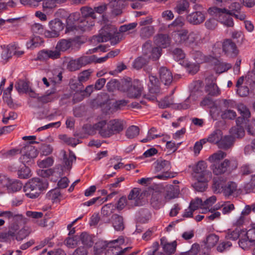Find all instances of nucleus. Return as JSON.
<instances>
[{"label":"nucleus","mask_w":255,"mask_h":255,"mask_svg":"<svg viewBox=\"0 0 255 255\" xmlns=\"http://www.w3.org/2000/svg\"><path fill=\"white\" fill-rule=\"evenodd\" d=\"M126 4L125 0H111L109 3V6L112 9V14L115 16L122 14V10Z\"/></svg>","instance_id":"13"},{"label":"nucleus","mask_w":255,"mask_h":255,"mask_svg":"<svg viewBox=\"0 0 255 255\" xmlns=\"http://www.w3.org/2000/svg\"><path fill=\"white\" fill-rule=\"evenodd\" d=\"M143 89V87L139 80H134L131 82L130 86L128 87V98H138L141 95Z\"/></svg>","instance_id":"10"},{"label":"nucleus","mask_w":255,"mask_h":255,"mask_svg":"<svg viewBox=\"0 0 255 255\" xmlns=\"http://www.w3.org/2000/svg\"><path fill=\"white\" fill-rule=\"evenodd\" d=\"M48 183L44 178H33L24 186L23 191L25 196L31 199L37 198L41 193L46 189Z\"/></svg>","instance_id":"2"},{"label":"nucleus","mask_w":255,"mask_h":255,"mask_svg":"<svg viewBox=\"0 0 255 255\" xmlns=\"http://www.w3.org/2000/svg\"><path fill=\"white\" fill-rule=\"evenodd\" d=\"M234 139L231 135H226L221 137L218 143V146L223 149H228L233 144Z\"/></svg>","instance_id":"31"},{"label":"nucleus","mask_w":255,"mask_h":255,"mask_svg":"<svg viewBox=\"0 0 255 255\" xmlns=\"http://www.w3.org/2000/svg\"><path fill=\"white\" fill-rule=\"evenodd\" d=\"M35 142V141L30 142L29 144L21 148L20 151L21 154L20 160L23 164L30 165L33 163L34 159L37 156L38 152L37 149L31 144Z\"/></svg>","instance_id":"5"},{"label":"nucleus","mask_w":255,"mask_h":255,"mask_svg":"<svg viewBox=\"0 0 255 255\" xmlns=\"http://www.w3.org/2000/svg\"><path fill=\"white\" fill-rule=\"evenodd\" d=\"M227 153L222 150H218L211 155L208 160L212 163L211 169L216 175H220L237 168L238 163L236 161L225 159L223 161H220L226 157Z\"/></svg>","instance_id":"1"},{"label":"nucleus","mask_w":255,"mask_h":255,"mask_svg":"<svg viewBox=\"0 0 255 255\" xmlns=\"http://www.w3.org/2000/svg\"><path fill=\"white\" fill-rule=\"evenodd\" d=\"M81 68L78 58L70 60L67 66V69L70 71H75Z\"/></svg>","instance_id":"57"},{"label":"nucleus","mask_w":255,"mask_h":255,"mask_svg":"<svg viewBox=\"0 0 255 255\" xmlns=\"http://www.w3.org/2000/svg\"><path fill=\"white\" fill-rule=\"evenodd\" d=\"M50 30L45 32V36L49 38L57 37L60 35V32L64 29V24L59 18H55L49 22Z\"/></svg>","instance_id":"7"},{"label":"nucleus","mask_w":255,"mask_h":255,"mask_svg":"<svg viewBox=\"0 0 255 255\" xmlns=\"http://www.w3.org/2000/svg\"><path fill=\"white\" fill-rule=\"evenodd\" d=\"M62 153L64 165L65 168L69 170L72 167L73 160L76 159V156L72 152H70L68 155L66 153L65 151H63Z\"/></svg>","instance_id":"30"},{"label":"nucleus","mask_w":255,"mask_h":255,"mask_svg":"<svg viewBox=\"0 0 255 255\" xmlns=\"http://www.w3.org/2000/svg\"><path fill=\"white\" fill-rule=\"evenodd\" d=\"M120 33L114 25L106 24L101 29L98 35L94 36V40L98 42L110 40L111 44L114 45L120 41Z\"/></svg>","instance_id":"3"},{"label":"nucleus","mask_w":255,"mask_h":255,"mask_svg":"<svg viewBox=\"0 0 255 255\" xmlns=\"http://www.w3.org/2000/svg\"><path fill=\"white\" fill-rule=\"evenodd\" d=\"M247 236L242 234L239 241V246L244 250H248L255 246V243H253Z\"/></svg>","instance_id":"26"},{"label":"nucleus","mask_w":255,"mask_h":255,"mask_svg":"<svg viewBox=\"0 0 255 255\" xmlns=\"http://www.w3.org/2000/svg\"><path fill=\"white\" fill-rule=\"evenodd\" d=\"M143 50L149 49L150 55L149 58L153 60H156L159 58L161 54V48L158 47H151V44L146 42L143 46Z\"/></svg>","instance_id":"19"},{"label":"nucleus","mask_w":255,"mask_h":255,"mask_svg":"<svg viewBox=\"0 0 255 255\" xmlns=\"http://www.w3.org/2000/svg\"><path fill=\"white\" fill-rule=\"evenodd\" d=\"M3 180L9 183L8 184H6V187L9 192H17L20 190L22 187V183L20 181L14 180L10 182L8 179L4 176H3Z\"/></svg>","instance_id":"28"},{"label":"nucleus","mask_w":255,"mask_h":255,"mask_svg":"<svg viewBox=\"0 0 255 255\" xmlns=\"http://www.w3.org/2000/svg\"><path fill=\"white\" fill-rule=\"evenodd\" d=\"M205 91L208 95L212 96H217L220 94V90L214 83L207 84L205 87Z\"/></svg>","instance_id":"43"},{"label":"nucleus","mask_w":255,"mask_h":255,"mask_svg":"<svg viewBox=\"0 0 255 255\" xmlns=\"http://www.w3.org/2000/svg\"><path fill=\"white\" fill-rule=\"evenodd\" d=\"M171 168V164L169 161L158 159L156 161L155 165V170L156 172H160L162 170H169Z\"/></svg>","instance_id":"35"},{"label":"nucleus","mask_w":255,"mask_h":255,"mask_svg":"<svg viewBox=\"0 0 255 255\" xmlns=\"http://www.w3.org/2000/svg\"><path fill=\"white\" fill-rule=\"evenodd\" d=\"M93 128L102 137L107 138L110 137L109 126L108 122L106 120H102L94 124Z\"/></svg>","instance_id":"9"},{"label":"nucleus","mask_w":255,"mask_h":255,"mask_svg":"<svg viewBox=\"0 0 255 255\" xmlns=\"http://www.w3.org/2000/svg\"><path fill=\"white\" fill-rule=\"evenodd\" d=\"M232 67V65L229 63L219 62L216 65L215 69L217 73H222L227 71Z\"/></svg>","instance_id":"55"},{"label":"nucleus","mask_w":255,"mask_h":255,"mask_svg":"<svg viewBox=\"0 0 255 255\" xmlns=\"http://www.w3.org/2000/svg\"><path fill=\"white\" fill-rule=\"evenodd\" d=\"M16 44H10L7 46V48L6 49V51L5 53H2V56L3 58H6V57L10 58L12 56V54H13L15 55L17 57H19L21 55L24 54L23 51H16Z\"/></svg>","instance_id":"25"},{"label":"nucleus","mask_w":255,"mask_h":255,"mask_svg":"<svg viewBox=\"0 0 255 255\" xmlns=\"http://www.w3.org/2000/svg\"><path fill=\"white\" fill-rule=\"evenodd\" d=\"M112 222L116 230L121 231L124 229L123 219L121 216L117 214H114L112 216Z\"/></svg>","instance_id":"34"},{"label":"nucleus","mask_w":255,"mask_h":255,"mask_svg":"<svg viewBox=\"0 0 255 255\" xmlns=\"http://www.w3.org/2000/svg\"><path fill=\"white\" fill-rule=\"evenodd\" d=\"M188 32V30L183 29L173 32L171 36L175 43L178 45L184 46Z\"/></svg>","instance_id":"16"},{"label":"nucleus","mask_w":255,"mask_h":255,"mask_svg":"<svg viewBox=\"0 0 255 255\" xmlns=\"http://www.w3.org/2000/svg\"><path fill=\"white\" fill-rule=\"evenodd\" d=\"M15 88L19 93H26L28 91L29 85L27 82L19 80L15 83Z\"/></svg>","instance_id":"48"},{"label":"nucleus","mask_w":255,"mask_h":255,"mask_svg":"<svg viewBox=\"0 0 255 255\" xmlns=\"http://www.w3.org/2000/svg\"><path fill=\"white\" fill-rule=\"evenodd\" d=\"M95 58L96 56L94 55L91 56L84 55L78 58V59L79 60L80 66L82 68L86 66L87 65L93 63Z\"/></svg>","instance_id":"49"},{"label":"nucleus","mask_w":255,"mask_h":255,"mask_svg":"<svg viewBox=\"0 0 255 255\" xmlns=\"http://www.w3.org/2000/svg\"><path fill=\"white\" fill-rule=\"evenodd\" d=\"M189 3L188 1L186 0H181L178 1L176 5L174 8V10L178 14H182L189 7Z\"/></svg>","instance_id":"45"},{"label":"nucleus","mask_w":255,"mask_h":255,"mask_svg":"<svg viewBox=\"0 0 255 255\" xmlns=\"http://www.w3.org/2000/svg\"><path fill=\"white\" fill-rule=\"evenodd\" d=\"M174 58L176 61L182 60L185 58V54L183 50L179 48H176L172 51Z\"/></svg>","instance_id":"62"},{"label":"nucleus","mask_w":255,"mask_h":255,"mask_svg":"<svg viewBox=\"0 0 255 255\" xmlns=\"http://www.w3.org/2000/svg\"><path fill=\"white\" fill-rule=\"evenodd\" d=\"M155 30L153 26H147L141 28L140 35L141 38L146 39L152 36Z\"/></svg>","instance_id":"42"},{"label":"nucleus","mask_w":255,"mask_h":255,"mask_svg":"<svg viewBox=\"0 0 255 255\" xmlns=\"http://www.w3.org/2000/svg\"><path fill=\"white\" fill-rule=\"evenodd\" d=\"M140 191L136 188L130 191L128 194V209L141 205V201L139 197Z\"/></svg>","instance_id":"11"},{"label":"nucleus","mask_w":255,"mask_h":255,"mask_svg":"<svg viewBox=\"0 0 255 255\" xmlns=\"http://www.w3.org/2000/svg\"><path fill=\"white\" fill-rule=\"evenodd\" d=\"M222 132L220 129H216L211 133L207 138L208 141L212 143L218 144L221 139Z\"/></svg>","instance_id":"41"},{"label":"nucleus","mask_w":255,"mask_h":255,"mask_svg":"<svg viewBox=\"0 0 255 255\" xmlns=\"http://www.w3.org/2000/svg\"><path fill=\"white\" fill-rule=\"evenodd\" d=\"M221 46L223 51L227 56L235 57L238 54L239 50L236 43L230 39H226L222 43L216 42L213 47V49L216 52V49H220Z\"/></svg>","instance_id":"6"},{"label":"nucleus","mask_w":255,"mask_h":255,"mask_svg":"<svg viewBox=\"0 0 255 255\" xmlns=\"http://www.w3.org/2000/svg\"><path fill=\"white\" fill-rule=\"evenodd\" d=\"M60 52L57 49L55 50H43L38 53L37 58L40 60H45L49 58L57 59L60 57Z\"/></svg>","instance_id":"14"},{"label":"nucleus","mask_w":255,"mask_h":255,"mask_svg":"<svg viewBox=\"0 0 255 255\" xmlns=\"http://www.w3.org/2000/svg\"><path fill=\"white\" fill-rule=\"evenodd\" d=\"M79 237L80 238V241H81L82 243L84 246L88 247H91L93 246L94 241L90 235L87 233H82Z\"/></svg>","instance_id":"46"},{"label":"nucleus","mask_w":255,"mask_h":255,"mask_svg":"<svg viewBox=\"0 0 255 255\" xmlns=\"http://www.w3.org/2000/svg\"><path fill=\"white\" fill-rule=\"evenodd\" d=\"M67 0H33L35 3L42 1V8L44 10L51 9L56 7L57 4L64 3Z\"/></svg>","instance_id":"21"},{"label":"nucleus","mask_w":255,"mask_h":255,"mask_svg":"<svg viewBox=\"0 0 255 255\" xmlns=\"http://www.w3.org/2000/svg\"><path fill=\"white\" fill-rule=\"evenodd\" d=\"M216 14H219V18L221 20V23L228 27H233L234 26V22L233 18L231 17L228 12L224 13H214Z\"/></svg>","instance_id":"33"},{"label":"nucleus","mask_w":255,"mask_h":255,"mask_svg":"<svg viewBox=\"0 0 255 255\" xmlns=\"http://www.w3.org/2000/svg\"><path fill=\"white\" fill-rule=\"evenodd\" d=\"M222 118L223 119L234 120L237 117L236 112L231 109H226L223 112Z\"/></svg>","instance_id":"60"},{"label":"nucleus","mask_w":255,"mask_h":255,"mask_svg":"<svg viewBox=\"0 0 255 255\" xmlns=\"http://www.w3.org/2000/svg\"><path fill=\"white\" fill-rule=\"evenodd\" d=\"M179 192L180 189L178 186L170 185L165 189L164 198L166 200H171L177 197Z\"/></svg>","instance_id":"22"},{"label":"nucleus","mask_w":255,"mask_h":255,"mask_svg":"<svg viewBox=\"0 0 255 255\" xmlns=\"http://www.w3.org/2000/svg\"><path fill=\"white\" fill-rule=\"evenodd\" d=\"M225 183L221 178L214 179L213 190L215 193H223L225 187Z\"/></svg>","instance_id":"40"},{"label":"nucleus","mask_w":255,"mask_h":255,"mask_svg":"<svg viewBox=\"0 0 255 255\" xmlns=\"http://www.w3.org/2000/svg\"><path fill=\"white\" fill-rule=\"evenodd\" d=\"M219 237L214 234H212L208 236L205 242L206 247L207 248H211L214 247L217 242L219 241Z\"/></svg>","instance_id":"47"},{"label":"nucleus","mask_w":255,"mask_h":255,"mask_svg":"<svg viewBox=\"0 0 255 255\" xmlns=\"http://www.w3.org/2000/svg\"><path fill=\"white\" fill-rule=\"evenodd\" d=\"M0 217H3L6 219L14 220H22L23 217L21 215L17 214L10 211H0Z\"/></svg>","instance_id":"32"},{"label":"nucleus","mask_w":255,"mask_h":255,"mask_svg":"<svg viewBox=\"0 0 255 255\" xmlns=\"http://www.w3.org/2000/svg\"><path fill=\"white\" fill-rule=\"evenodd\" d=\"M124 243L125 239L122 236L110 242L105 241L102 243L101 252H104L105 255H125L128 247L124 249L120 247Z\"/></svg>","instance_id":"4"},{"label":"nucleus","mask_w":255,"mask_h":255,"mask_svg":"<svg viewBox=\"0 0 255 255\" xmlns=\"http://www.w3.org/2000/svg\"><path fill=\"white\" fill-rule=\"evenodd\" d=\"M209 10L211 11V12L213 13H226L228 12V13L230 15H232L233 16H235L237 19H239L241 20H244L246 18V15L244 13H239L238 14H235L234 12H230L228 9L226 8H219L217 7H214L212 8H210Z\"/></svg>","instance_id":"24"},{"label":"nucleus","mask_w":255,"mask_h":255,"mask_svg":"<svg viewBox=\"0 0 255 255\" xmlns=\"http://www.w3.org/2000/svg\"><path fill=\"white\" fill-rule=\"evenodd\" d=\"M237 109L244 119V121L249 122L248 120L251 116V112L249 109L243 104H239L237 106Z\"/></svg>","instance_id":"37"},{"label":"nucleus","mask_w":255,"mask_h":255,"mask_svg":"<svg viewBox=\"0 0 255 255\" xmlns=\"http://www.w3.org/2000/svg\"><path fill=\"white\" fill-rule=\"evenodd\" d=\"M156 45L160 48H166L170 44V38L167 34H160L154 38Z\"/></svg>","instance_id":"20"},{"label":"nucleus","mask_w":255,"mask_h":255,"mask_svg":"<svg viewBox=\"0 0 255 255\" xmlns=\"http://www.w3.org/2000/svg\"><path fill=\"white\" fill-rule=\"evenodd\" d=\"M232 244L230 242H223L220 243L217 247V250L220 253H223L230 249Z\"/></svg>","instance_id":"64"},{"label":"nucleus","mask_w":255,"mask_h":255,"mask_svg":"<svg viewBox=\"0 0 255 255\" xmlns=\"http://www.w3.org/2000/svg\"><path fill=\"white\" fill-rule=\"evenodd\" d=\"M80 241L79 236L76 235L72 237H68L65 241V245L70 248H74Z\"/></svg>","instance_id":"53"},{"label":"nucleus","mask_w":255,"mask_h":255,"mask_svg":"<svg viewBox=\"0 0 255 255\" xmlns=\"http://www.w3.org/2000/svg\"><path fill=\"white\" fill-rule=\"evenodd\" d=\"M108 124L110 128V136L119 133L123 129V124L122 121L120 120L117 119L112 120L108 122Z\"/></svg>","instance_id":"18"},{"label":"nucleus","mask_w":255,"mask_h":255,"mask_svg":"<svg viewBox=\"0 0 255 255\" xmlns=\"http://www.w3.org/2000/svg\"><path fill=\"white\" fill-rule=\"evenodd\" d=\"M62 197L59 188H56L49 191L46 195L48 200H51L53 203L59 202Z\"/></svg>","instance_id":"29"},{"label":"nucleus","mask_w":255,"mask_h":255,"mask_svg":"<svg viewBox=\"0 0 255 255\" xmlns=\"http://www.w3.org/2000/svg\"><path fill=\"white\" fill-rule=\"evenodd\" d=\"M81 12L83 18L95 19L96 18L94 10L88 6H83L81 8Z\"/></svg>","instance_id":"39"},{"label":"nucleus","mask_w":255,"mask_h":255,"mask_svg":"<svg viewBox=\"0 0 255 255\" xmlns=\"http://www.w3.org/2000/svg\"><path fill=\"white\" fill-rule=\"evenodd\" d=\"M158 73L161 82L165 85H169L171 84L173 78L169 69L165 67H161L159 69Z\"/></svg>","instance_id":"12"},{"label":"nucleus","mask_w":255,"mask_h":255,"mask_svg":"<svg viewBox=\"0 0 255 255\" xmlns=\"http://www.w3.org/2000/svg\"><path fill=\"white\" fill-rule=\"evenodd\" d=\"M237 190V184L233 181H229L225 184L223 194L225 196L232 195Z\"/></svg>","instance_id":"36"},{"label":"nucleus","mask_w":255,"mask_h":255,"mask_svg":"<svg viewBox=\"0 0 255 255\" xmlns=\"http://www.w3.org/2000/svg\"><path fill=\"white\" fill-rule=\"evenodd\" d=\"M59 138L68 145H72L73 147L75 146L77 144V140L76 139L68 137L66 134L59 135Z\"/></svg>","instance_id":"58"},{"label":"nucleus","mask_w":255,"mask_h":255,"mask_svg":"<svg viewBox=\"0 0 255 255\" xmlns=\"http://www.w3.org/2000/svg\"><path fill=\"white\" fill-rule=\"evenodd\" d=\"M195 173H197V177H203L210 178L211 173L207 170V164L204 161H199L194 170Z\"/></svg>","instance_id":"15"},{"label":"nucleus","mask_w":255,"mask_h":255,"mask_svg":"<svg viewBox=\"0 0 255 255\" xmlns=\"http://www.w3.org/2000/svg\"><path fill=\"white\" fill-rule=\"evenodd\" d=\"M241 235L240 234V230L236 229L234 230H229L227 233L225 238L227 240H232L236 241L238 240Z\"/></svg>","instance_id":"59"},{"label":"nucleus","mask_w":255,"mask_h":255,"mask_svg":"<svg viewBox=\"0 0 255 255\" xmlns=\"http://www.w3.org/2000/svg\"><path fill=\"white\" fill-rule=\"evenodd\" d=\"M56 92V90L53 89L50 92L47 93L46 95H43L41 97H37L38 101L42 103H47L51 102L55 97L54 94Z\"/></svg>","instance_id":"50"},{"label":"nucleus","mask_w":255,"mask_h":255,"mask_svg":"<svg viewBox=\"0 0 255 255\" xmlns=\"http://www.w3.org/2000/svg\"><path fill=\"white\" fill-rule=\"evenodd\" d=\"M43 42L42 38L38 36H32L29 41L26 43V46L28 49H33L39 46Z\"/></svg>","instance_id":"38"},{"label":"nucleus","mask_w":255,"mask_h":255,"mask_svg":"<svg viewBox=\"0 0 255 255\" xmlns=\"http://www.w3.org/2000/svg\"><path fill=\"white\" fill-rule=\"evenodd\" d=\"M72 46L71 40L61 39L57 44L56 49L60 51H65Z\"/></svg>","instance_id":"44"},{"label":"nucleus","mask_w":255,"mask_h":255,"mask_svg":"<svg viewBox=\"0 0 255 255\" xmlns=\"http://www.w3.org/2000/svg\"><path fill=\"white\" fill-rule=\"evenodd\" d=\"M203 42L201 34L199 31L188 32L184 46L193 47Z\"/></svg>","instance_id":"8"},{"label":"nucleus","mask_w":255,"mask_h":255,"mask_svg":"<svg viewBox=\"0 0 255 255\" xmlns=\"http://www.w3.org/2000/svg\"><path fill=\"white\" fill-rule=\"evenodd\" d=\"M95 24L94 19L89 18H83L81 19L76 27L80 29L82 31H85L90 30L91 27Z\"/></svg>","instance_id":"27"},{"label":"nucleus","mask_w":255,"mask_h":255,"mask_svg":"<svg viewBox=\"0 0 255 255\" xmlns=\"http://www.w3.org/2000/svg\"><path fill=\"white\" fill-rule=\"evenodd\" d=\"M176 247V242L173 241L172 243H165L163 245V249L167 254L171 255L175 252Z\"/></svg>","instance_id":"54"},{"label":"nucleus","mask_w":255,"mask_h":255,"mask_svg":"<svg viewBox=\"0 0 255 255\" xmlns=\"http://www.w3.org/2000/svg\"><path fill=\"white\" fill-rule=\"evenodd\" d=\"M91 73L92 71L90 69L82 71L78 75V81L80 83H83L88 81L91 76Z\"/></svg>","instance_id":"61"},{"label":"nucleus","mask_w":255,"mask_h":255,"mask_svg":"<svg viewBox=\"0 0 255 255\" xmlns=\"http://www.w3.org/2000/svg\"><path fill=\"white\" fill-rule=\"evenodd\" d=\"M148 62V61L146 58L140 57L134 61L132 66L134 69L138 70L141 69L144 66L146 65Z\"/></svg>","instance_id":"56"},{"label":"nucleus","mask_w":255,"mask_h":255,"mask_svg":"<svg viewBox=\"0 0 255 255\" xmlns=\"http://www.w3.org/2000/svg\"><path fill=\"white\" fill-rule=\"evenodd\" d=\"M114 210L113 205L112 204H108L102 207L101 213L104 216L109 217L113 213Z\"/></svg>","instance_id":"63"},{"label":"nucleus","mask_w":255,"mask_h":255,"mask_svg":"<svg viewBox=\"0 0 255 255\" xmlns=\"http://www.w3.org/2000/svg\"><path fill=\"white\" fill-rule=\"evenodd\" d=\"M231 133L236 137H242L245 134L244 129L241 126H236L230 129Z\"/></svg>","instance_id":"52"},{"label":"nucleus","mask_w":255,"mask_h":255,"mask_svg":"<svg viewBox=\"0 0 255 255\" xmlns=\"http://www.w3.org/2000/svg\"><path fill=\"white\" fill-rule=\"evenodd\" d=\"M205 19L204 14L201 11L193 12L186 16V19L190 23L197 25L202 23Z\"/></svg>","instance_id":"17"},{"label":"nucleus","mask_w":255,"mask_h":255,"mask_svg":"<svg viewBox=\"0 0 255 255\" xmlns=\"http://www.w3.org/2000/svg\"><path fill=\"white\" fill-rule=\"evenodd\" d=\"M197 181L195 182L192 186L195 190L198 192H204L207 188L208 181L209 178L196 176Z\"/></svg>","instance_id":"23"},{"label":"nucleus","mask_w":255,"mask_h":255,"mask_svg":"<svg viewBox=\"0 0 255 255\" xmlns=\"http://www.w3.org/2000/svg\"><path fill=\"white\" fill-rule=\"evenodd\" d=\"M17 175L20 178H28L31 176L30 170L26 164H23V166L17 171Z\"/></svg>","instance_id":"51"}]
</instances>
